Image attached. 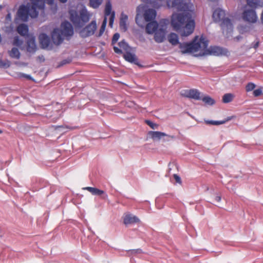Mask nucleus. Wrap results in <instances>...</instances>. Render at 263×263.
<instances>
[{"label": "nucleus", "mask_w": 263, "mask_h": 263, "mask_svg": "<svg viewBox=\"0 0 263 263\" xmlns=\"http://www.w3.org/2000/svg\"><path fill=\"white\" fill-rule=\"evenodd\" d=\"M258 43H257L254 47L257 48L258 47Z\"/></svg>", "instance_id": "37998d69"}, {"label": "nucleus", "mask_w": 263, "mask_h": 263, "mask_svg": "<svg viewBox=\"0 0 263 263\" xmlns=\"http://www.w3.org/2000/svg\"><path fill=\"white\" fill-rule=\"evenodd\" d=\"M256 87V85L254 83L250 82L247 84L246 86V90L247 92L251 91L253 90Z\"/></svg>", "instance_id": "c85d7f7f"}, {"label": "nucleus", "mask_w": 263, "mask_h": 263, "mask_svg": "<svg viewBox=\"0 0 263 263\" xmlns=\"http://www.w3.org/2000/svg\"><path fill=\"white\" fill-rule=\"evenodd\" d=\"M208 45V42L203 37H195L193 41L189 43H180L179 48L182 53L195 52L205 49Z\"/></svg>", "instance_id": "7ed1b4c3"}, {"label": "nucleus", "mask_w": 263, "mask_h": 263, "mask_svg": "<svg viewBox=\"0 0 263 263\" xmlns=\"http://www.w3.org/2000/svg\"><path fill=\"white\" fill-rule=\"evenodd\" d=\"M23 44V41L20 40L18 36H15L14 38L13 45L20 47Z\"/></svg>", "instance_id": "c756f323"}, {"label": "nucleus", "mask_w": 263, "mask_h": 263, "mask_svg": "<svg viewBox=\"0 0 263 263\" xmlns=\"http://www.w3.org/2000/svg\"><path fill=\"white\" fill-rule=\"evenodd\" d=\"M233 117H229L227 118V119H226L225 120H223V121H205V123L206 124H211V125H220V124H223L224 123H225L226 122L229 121V120H231V119H233Z\"/></svg>", "instance_id": "b1692460"}, {"label": "nucleus", "mask_w": 263, "mask_h": 263, "mask_svg": "<svg viewBox=\"0 0 263 263\" xmlns=\"http://www.w3.org/2000/svg\"><path fill=\"white\" fill-rule=\"evenodd\" d=\"M71 62V59L70 58H67L66 59H64L62 60L59 64L58 67H61L64 65L67 64H69Z\"/></svg>", "instance_id": "f704fd0d"}, {"label": "nucleus", "mask_w": 263, "mask_h": 263, "mask_svg": "<svg viewBox=\"0 0 263 263\" xmlns=\"http://www.w3.org/2000/svg\"><path fill=\"white\" fill-rule=\"evenodd\" d=\"M83 189L89 191L90 193H91L93 195L101 196V195H103L102 198L103 199H106L108 197L107 195L105 193L104 191L99 190L96 187H86L83 188Z\"/></svg>", "instance_id": "f3484780"}, {"label": "nucleus", "mask_w": 263, "mask_h": 263, "mask_svg": "<svg viewBox=\"0 0 263 263\" xmlns=\"http://www.w3.org/2000/svg\"><path fill=\"white\" fill-rule=\"evenodd\" d=\"M9 55L12 58L18 59L20 57V53L17 48L14 47L9 51Z\"/></svg>", "instance_id": "393cba45"}, {"label": "nucleus", "mask_w": 263, "mask_h": 263, "mask_svg": "<svg viewBox=\"0 0 263 263\" xmlns=\"http://www.w3.org/2000/svg\"><path fill=\"white\" fill-rule=\"evenodd\" d=\"M111 10L112 6L110 1H107L105 8L104 18L99 30V32L98 34H97V36L100 37L103 34L106 26L107 16H110L109 18V26L111 28L112 27L115 18V11H112Z\"/></svg>", "instance_id": "423d86ee"}, {"label": "nucleus", "mask_w": 263, "mask_h": 263, "mask_svg": "<svg viewBox=\"0 0 263 263\" xmlns=\"http://www.w3.org/2000/svg\"><path fill=\"white\" fill-rule=\"evenodd\" d=\"M140 7H138L137 8V14L136 15L135 21L136 23L139 25L140 26V20L142 18V16L139 14L138 11H139Z\"/></svg>", "instance_id": "72a5a7b5"}, {"label": "nucleus", "mask_w": 263, "mask_h": 263, "mask_svg": "<svg viewBox=\"0 0 263 263\" xmlns=\"http://www.w3.org/2000/svg\"><path fill=\"white\" fill-rule=\"evenodd\" d=\"M120 48L126 50L129 48L128 44L124 41L120 42L118 44Z\"/></svg>", "instance_id": "2f4dec72"}, {"label": "nucleus", "mask_w": 263, "mask_h": 263, "mask_svg": "<svg viewBox=\"0 0 263 263\" xmlns=\"http://www.w3.org/2000/svg\"><path fill=\"white\" fill-rule=\"evenodd\" d=\"M96 29V21H92L80 31V34L82 37H86L93 35Z\"/></svg>", "instance_id": "1a4fd4ad"}, {"label": "nucleus", "mask_w": 263, "mask_h": 263, "mask_svg": "<svg viewBox=\"0 0 263 263\" xmlns=\"http://www.w3.org/2000/svg\"><path fill=\"white\" fill-rule=\"evenodd\" d=\"M201 99L205 104L208 105H213L215 103L214 100L208 96H205L202 98H201Z\"/></svg>", "instance_id": "a878e982"}, {"label": "nucleus", "mask_w": 263, "mask_h": 263, "mask_svg": "<svg viewBox=\"0 0 263 263\" xmlns=\"http://www.w3.org/2000/svg\"><path fill=\"white\" fill-rule=\"evenodd\" d=\"M148 135L154 140H160L163 137L167 136L165 133L158 131H150Z\"/></svg>", "instance_id": "aec40b11"}, {"label": "nucleus", "mask_w": 263, "mask_h": 263, "mask_svg": "<svg viewBox=\"0 0 263 263\" xmlns=\"http://www.w3.org/2000/svg\"><path fill=\"white\" fill-rule=\"evenodd\" d=\"M51 39L55 45H59L62 43L64 36L61 34L60 29L55 28L53 30L51 33Z\"/></svg>", "instance_id": "ddd939ff"}, {"label": "nucleus", "mask_w": 263, "mask_h": 263, "mask_svg": "<svg viewBox=\"0 0 263 263\" xmlns=\"http://www.w3.org/2000/svg\"><path fill=\"white\" fill-rule=\"evenodd\" d=\"M17 31L22 36L27 35L28 33V26L24 24H20L17 27Z\"/></svg>", "instance_id": "412c9836"}, {"label": "nucleus", "mask_w": 263, "mask_h": 263, "mask_svg": "<svg viewBox=\"0 0 263 263\" xmlns=\"http://www.w3.org/2000/svg\"><path fill=\"white\" fill-rule=\"evenodd\" d=\"M247 4L242 13L243 20L250 23H255L257 21V15L255 9L257 8L259 1H247Z\"/></svg>", "instance_id": "20e7f679"}, {"label": "nucleus", "mask_w": 263, "mask_h": 263, "mask_svg": "<svg viewBox=\"0 0 263 263\" xmlns=\"http://www.w3.org/2000/svg\"><path fill=\"white\" fill-rule=\"evenodd\" d=\"M36 46L34 40L30 39L27 42V50L29 52H33L35 51Z\"/></svg>", "instance_id": "5701e85b"}, {"label": "nucleus", "mask_w": 263, "mask_h": 263, "mask_svg": "<svg viewBox=\"0 0 263 263\" xmlns=\"http://www.w3.org/2000/svg\"><path fill=\"white\" fill-rule=\"evenodd\" d=\"M124 58L126 61L129 62H134L136 59L135 55L130 52H127L124 55Z\"/></svg>", "instance_id": "bb28decb"}, {"label": "nucleus", "mask_w": 263, "mask_h": 263, "mask_svg": "<svg viewBox=\"0 0 263 263\" xmlns=\"http://www.w3.org/2000/svg\"><path fill=\"white\" fill-rule=\"evenodd\" d=\"M209 51L211 54L216 56H229L230 54L227 49L219 46L211 47Z\"/></svg>", "instance_id": "f8f14e48"}, {"label": "nucleus", "mask_w": 263, "mask_h": 263, "mask_svg": "<svg viewBox=\"0 0 263 263\" xmlns=\"http://www.w3.org/2000/svg\"><path fill=\"white\" fill-rule=\"evenodd\" d=\"M31 4L21 6L17 11L18 17L23 21L26 22L29 17L36 18L39 13H44L45 4L52 5L54 1H31Z\"/></svg>", "instance_id": "f03ea898"}, {"label": "nucleus", "mask_w": 263, "mask_h": 263, "mask_svg": "<svg viewBox=\"0 0 263 263\" xmlns=\"http://www.w3.org/2000/svg\"><path fill=\"white\" fill-rule=\"evenodd\" d=\"M233 98V95L231 93H226L222 97V102L228 103L231 102Z\"/></svg>", "instance_id": "cd10ccee"}, {"label": "nucleus", "mask_w": 263, "mask_h": 263, "mask_svg": "<svg viewBox=\"0 0 263 263\" xmlns=\"http://www.w3.org/2000/svg\"><path fill=\"white\" fill-rule=\"evenodd\" d=\"M260 21H261L262 24H263V11L261 14Z\"/></svg>", "instance_id": "79ce46f5"}, {"label": "nucleus", "mask_w": 263, "mask_h": 263, "mask_svg": "<svg viewBox=\"0 0 263 263\" xmlns=\"http://www.w3.org/2000/svg\"><path fill=\"white\" fill-rule=\"evenodd\" d=\"M225 12L220 8L215 9L213 13V18L215 22H221L220 26L223 30H226L228 32L231 31L233 25L231 20L225 17Z\"/></svg>", "instance_id": "39448f33"}, {"label": "nucleus", "mask_w": 263, "mask_h": 263, "mask_svg": "<svg viewBox=\"0 0 263 263\" xmlns=\"http://www.w3.org/2000/svg\"><path fill=\"white\" fill-rule=\"evenodd\" d=\"M168 40L170 43L173 45H176L179 43L178 36L175 33H171L168 36Z\"/></svg>", "instance_id": "4be33fe9"}, {"label": "nucleus", "mask_w": 263, "mask_h": 263, "mask_svg": "<svg viewBox=\"0 0 263 263\" xmlns=\"http://www.w3.org/2000/svg\"><path fill=\"white\" fill-rule=\"evenodd\" d=\"M119 37H120L119 33H116L115 34H114V35L112 37V44H115L117 42V41L118 40Z\"/></svg>", "instance_id": "c9c22d12"}, {"label": "nucleus", "mask_w": 263, "mask_h": 263, "mask_svg": "<svg viewBox=\"0 0 263 263\" xmlns=\"http://www.w3.org/2000/svg\"><path fill=\"white\" fill-rule=\"evenodd\" d=\"M168 8L181 13H174L171 17V25L173 29L180 33L181 36L191 34L195 29V22L192 19L193 5L190 1H166Z\"/></svg>", "instance_id": "f257e3e1"}, {"label": "nucleus", "mask_w": 263, "mask_h": 263, "mask_svg": "<svg viewBox=\"0 0 263 263\" xmlns=\"http://www.w3.org/2000/svg\"><path fill=\"white\" fill-rule=\"evenodd\" d=\"M139 222V219L137 216L131 214H126L123 217V223L125 225L138 223Z\"/></svg>", "instance_id": "4468645a"}, {"label": "nucleus", "mask_w": 263, "mask_h": 263, "mask_svg": "<svg viewBox=\"0 0 263 263\" xmlns=\"http://www.w3.org/2000/svg\"><path fill=\"white\" fill-rule=\"evenodd\" d=\"M262 91L261 89H260V88L255 89L253 91V95L255 97H258V96H260L261 95H262Z\"/></svg>", "instance_id": "e433bc0d"}, {"label": "nucleus", "mask_w": 263, "mask_h": 263, "mask_svg": "<svg viewBox=\"0 0 263 263\" xmlns=\"http://www.w3.org/2000/svg\"><path fill=\"white\" fill-rule=\"evenodd\" d=\"M145 123L148 125L152 129H156L158 128V125L156 124V123H154L153 122H152V121H151L150 120H145Z\"/></svg>", "instance_id": "473e14b6"}, {"label": "nucleus", "mask_w": 263, "mask_h": 263, "mask_svg": "<svg viewBox=\"0 0 263 263\" xmlns=\"http://www.w3.org/2000/svg\"><path fill=\"white\" fill-rule=\"evenodd\" d=\"M173 177L176 180V182L179 183H181V180L180 177L177 175V174H174Z\"/></svg>", "instance_id": "4c0bfd02"}, {"label": "nucleus", "mask_w": 263, "mask_h": 263, "mask_svg": "<svg viewBox=\"0 0 263 263\" xmlns=\"http://www.w3.org/2000/svg\"><path fill=\"white\" fill-rule=\"evenodd\" d=\"M20 76L21 77L26 78H27V79H29V80L31 79L30 76L27 75V74H24V73H20Z\"/></svg>", "instance_id": "ea45409f"}, {"label": "nucleus", "mask_w": 263, "mask_h": 263, "mask_svg": "<svg viewBox=\"0 0 263 263\" xmlns=\"http://www.w3.org/2000/svg\"><path fill=\"white\" fill-rule=\"evenodd\" d=\"M128 20V16L126 14H125L123 13H122L121 14V17L120 19V28L121 30H122L124 32H125L127 29V25L126 22Z\"/></svg>", "instance_id": "6ab92c4d"}, {"label": "nucleus", "mask_w": 263, "mask_h": 263, "mask_svg": "<svg viewBox=\"0 0 263 263\" xmlns=\"http://www.w3.org/2000/svg\"><path fill=\"white\" fill-rule=\"evenodd\" d=\"M2 131L1 130H0V134H2Z\"/></svg>", "instance_id": "49530a36"}, {"label": "nucleus", "mask_w": 263, "mask_h": 263, "mask_svg": "<svg viewBox=\"0 0 263 263\" xmlns=\"http://www.w3.org/2000/svg\"><path fill=\"white\" fill-rule=\"evenodd\" d=\"M60 30L64 37L71 36L73 34V27L71 24L67 21L62 23Z\"/></svg>", "instance_id": "9b49d317"}, {"label": "nucleus", "mask_w": 263, "mask_h": 263, "mask_svg": "<svg viewBox=\"0 0 263 263\" xmlns=\"http://www.w3.org/2000/svg\"><path fill=\"white\" fill-rule=\"evenodd\" d=\"M40 43L43 48H47L50 44V38L45 33H42L39 35Z\"/></svg>", "instance_id": "a211bd4d"}, {"label": "nucleus", "mask_w": 263, "mask_h": 263, "mask_svg": "<svg viewBox=\"0 0 263 263\" xmlns=\"http://www.w3.org/2000/svg\"><path fill=\"white\" fill-rule=\"evenodd\" d=\"M169 23L168 19H162L159 22V27L154 32V40L157 43H162L165 38L167 25Z\"/></svg>", "instance_id": "6e6552de"}, {"label": "nucleus", "mask_w": 263, "mask_h": 263, "mask_svg": "<svg viewBox=\"0 0 263 263\" xmlns=\"http://www.w3.org/2000/svg\"><path fill=\"white\" fill-rule=\"evenodd\" d=\"M221 197L220 196H217L215 197V200L217 202H220L221 201Z\"/></svg>", "instance_id": "a19ab883"}, {"label": "nucleus", "mask_w": 263, "mask_h": 263, "mask_svg": "<svg viewBox=\"0 0 263 263\" xmlns=\"http://www.w3.org/2000/svg\"><path fill=\"white\" fill-rule=\"evenodd\" d=\"M159 27V24L155 21L149 22L146 26L145 30L148 34L154 33Z\"/></svg>", "instance_id": "2eb2a0df"}, {"label": "nucleus", "mask_w": 263, "mask_h": 263, "mask_svg": "<svg viewBox=\"0 0 263 263\" xmlns=\"http://www.w3.org/2000/svg\"><path fill=\"white\" fill-rule=\"evenodd\" d=\"M200 94V92L196 89H185L180 92L181 96L196 100L201 99Z\"/></svg>", "instance_id": "9d476101"}, {"label": "nucleus", "mask_w": 263, "mask_h": 263, "mask_svg": "<svg viewBox=\"0 0 263 263\" xmlns=\"http://www.w3.org/2000/svg\"><path fill=\"white\" fill-rule=\"evenodd\" d=\"M144 18L146 22L153 21L156 16V11L153 9H148L145 11Z\"/></svg>", "instance_id": "dca6fc26"}, {"label": "nucleus", "mask_w": 263, "mask_h": 263, "mask_svg": "<svg viewBox=\"0 0 263 263\" xmlns=\"http://www.w3.org/2000/svg\"><path fill=\"white\" fill-rule=\"evenodd\" d=\"M114 50L115 52L118 54H121L122 53V50L117 47H114Z\"/></svg>", "instance_id": "58836bf2"}, {"label": "nucleus", "mask_w": 263, "mask_h": 263, "mask_svg": "<svg viewBox=\"0 0 263 263\" xmlns=\"http://www.w3.org/2000/svg\"><path fill=\"white\" fill-rule=\"evenodd\" d=\"M61 2H62L63 3H65V2H66L67 1H61Z\"/></svg>", "instance_id": "c03bdc74"}, {"label": "nucleus", "mask_w": 263, "mask_h": 263, "mask_svg": "<svg viewBox=\"0 0 263 263\" xmlns=\"http://www.w3.org/2000/svg\"><path fill=\"white\" fill-rule=\"evenodd\" d=\"M70 20L73 24L78 27H81L85 23L89 21L90 14L85 10L83 9L78 15L77 12L75 10H70Z\"/></svg>", "instance_id": "0eeeda50"}, {"label": "nucleus", "mask_w": 263, "mask_h": 263, "mask_svg": "<svg viewBox=\"0 0 263 263\" xmlns=\"http://www.w3.org/2000/svg\"><path fill=\"white\" fill-rule=\"evenodd\" d=\"M101 2L102 1H89V5L91 7L96 8L101 4Z\"/></svg>", "instance_id": "7c9ffc66"}, {"label": "nucleus", "mask_w": 263, "mask_h": 263, "mask_svg": "<svg viewBox=\"0 0 263 263\" xmlns=\"http://www.w3.org/2000/svg\"><path fill=\"white\" fill-rule=\"evenodd\" d=\"M2 6L1 5H0V10L2 9Z\"/></svg>", "instance_id": "a18cd8bd"}]
</instances>
